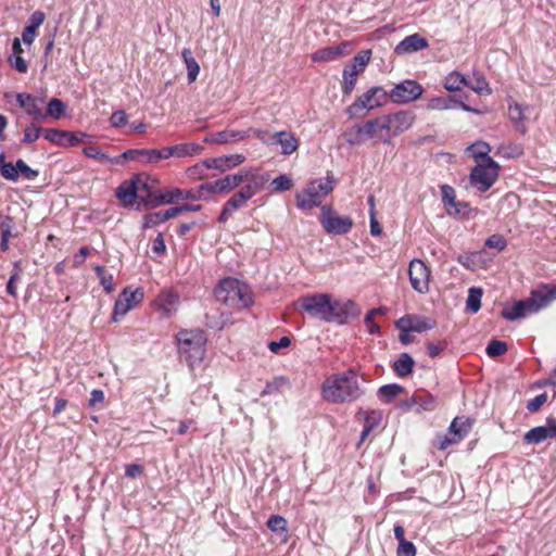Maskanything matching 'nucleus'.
<instances>
[{"instance_id": "774afa93", "label": "nucleus", "mask_w": 556, "mask_h": 556, "mask_svg": "<svg viewBox=\"0 0 556 556\" xmlns=\"http://www.w3.org/2000/svg\"><path fill=\"white\" fill-rule=\"evenodd\" d=\"M547 401L546 394H539L534 399L530 400L527 404V408L530 412H538L543 404H545Z\"/></svg>"}, {"instance_id": "f704fd0d", "label": "nucleus", "mask_w": 556, "mask_h": 556, "mask_svg": "<svg viewBox=\"0 0 556 556\" xmlns=\"http://www.w3.org/2000/svg\"><path fill=\"white\" fill-rule=\"evenodd\" d=\"M466 86L480 96H486L492 92L489 83L481 75H475L472 78L467 79Z\"/></svg>"}, {"instance_id": "20e7f679", "label": "nucleus", "mask_w": 556, "mask_h": 556, "mask_svg": "<svg viewBox=\"0 0 556 556\" xmlns=\"http://www.w3.org/2000/svg\"><path fill=\"white\" fill-rule=\"evenodd\" d=\"M556 300V288L546 292L540 290L531 291L529 298L516 302L510 308L502 311V316L506 320H517L540 312Z\"/></svg>"}, {"instance_id": "a211bd4d", "label": "nucleus", "mask_w": 556, "mask_h": 556, "mask_svg": "<svg viewBox=\"0 0 556 556\" xmlns=\"http://www.w3.org/2000/svg\"><path fill=\"white\" fill-rule=\"evenodd\" d=\"M523 439L528 444H539L546 439H556V419L549 418L546 425L532 428L526 432Z\"/></svg>"}, {"instance_id": "dca6fc26", "label": "nucleus", "mask_w": 556, "mask_h": 556, "mask_svg": "<svg viewBox=\"0 0 556 556\" xmlns=\"http://www.w3.org/2000/svg\"><path fill=\"white\" fill-rule=\"evenodd\" d=\"M424 88L416 80L406 79L390 91V99L395 103H408L421 97Z\"/></svg>"}, {"instance_id": "bb28decb", "label": "nucleus", "mask_w": 556, "mask_h": 556, "mask_svg": "<svg viewBox=\"0 0 556 556\" xmlns=\"http://www.w3.org/2000/svg\"><path fill=\"white\" fill-rule=\"evenodd\" d=\"M157 307L168 316L177 309L179 303V296L177 293L165 290L162 291L155 300Z\"/></svg>"}, {"instance_id": "052dcab7", "label": "nucleus", "mask_w": 556, "mask_h": 556, "mask_svg": "<svg viewBox=\"0 0 556 556\" xmlns=\"http://www.w3.org/2000/svg\"><path fill=\"white\" fill-rule=\"evenodd\" d=\"M8 62L15 71L21 74H24L28 71V63L23 58V55H11Z\"/></svg>"}, {"instance_id": "423d86ee", "label": "nucleus", "mask_w": 556, "mask_h": 556, "mask_svg": "<svg viewBox=\"0 0 556 556\" xmlns=\"http://www.w3.org/2000/svg\"><path fill=\"white\" fill-rule=\"evenodd\" d=\"M116 197L126 207L135 204L137 210L151 207L152 192L148 182L140 178L121 184L116 190Z\"/></svg>"}, {"instance_id": "412c9836", "label": "nucleus", "mask_w": 556, "mask_h": 556, "mask_svg": "<svg viewBox=\"0 0 556 556\" xmlns=\"http://www.w3.org/2000/svg\"><path fill=\"white\" fill-rule=\"evenodd\" d=\"M16 102L25 110V112L37 118H46L42 111L43 99L31 96L30 93L21 92L16 94Z\"/></svg>"}, {"instance_id": "338daca9", "label": "nucleus", "mask_w": 556, "mask_h": 556, "mask_svg": "<svg viewBox=\"0 0 556 556\" xmlns=\"http://www.w3.org/2000/svg\"><path fill=\"white\" fill-rule=\"evenodd\" d=\"M460 440H458L456 437H454L452 434V437H447V435H438L437 439H435V446L439 448V450H445L450 445H453V444H456L457 442H459Z\"/></svg>"}, {"instance_id": "ea45409f", "label": "nucleus", "mask_w": 556, "mask_h": 556, "mask_svg": "<svg viewBox=\"0 0 556 556\" xmlns=\"http://www.w3.org/2000/svg\"><path fill=\"white\" fill-rule=\"evenodd\" d=\"M404 390L405 389L402 386L396 384V383L386 384V386H382L379 389L378 395L380 396L381 400H383L384 402L389 403L394 397H396L397 395L403 393Z\"/></svg>"}, {"instance_id": "f257e3e1", "label": "nucleus", "mask_w": 556, "mask_h": 556, "mask_svg": "<svg viewBox=\"0 0 556 556\" xmlns=\"http://www.w3.org/2000/svg\"><path fill=\"white\" fill-rule=\"evenodd\" d=\"M298 303L308 316L326 323L344 324L351 317H358L361 308L352 300H332L328 293L302 296Z\"/></svg>"}, {"instance_id": "0e129e2a", "label": "nucleus", "mask_w": 556, "mask_h": 556, "mask_svg": "<svg viewBox=\"0 0 556 556\" xmlns=\"http://www.w3.org/2000/svg\"><path fill=\"white\" fill-rule=\"evenodd\" d=\"M218 191L214 188V182L202 184L197 188V194L201 195L200 200H207L212 194H216Z\"/></svg>"}, {"instance_id": "f8f14e48", "label": "nucleus", "mask_w": 556, "mask_h": 556, "mask_svg": "<svg viewBox=\"0 0 556 556\" xmlns=\"http://www.w3.org/2000/svg\"><path fill=\"white\" fill-rule=\"evenodd\" d=\"M388 99V93L382 87H372L362 96L349 108L351 114L361 110L369 112L374 109L382 106Z\"/></svg>"}, {"instance_id": "4468645a", "label": "nucleus", "mask_w": 556, "mask_h": 556, "mask_svg": "<svg viewBox=\"0 0 556 556\" xmlns=\"http://www.w3.org/2000/svg\"><path fill=\"white\" fill-rule=\"evenodd\" d=\"M268 179V175H260L257 173L252 175V177L247 180L248 184L228 200L229 205L239 210L247 201H249L263 188Z\"/></svg>"}, {"instance_id": "cd10ccee", "label": "nucleus", "mask_w": 556, "mask_h": 556, "mask_svg": "<svg viewBox=\"0 0 556 556\" xmlns=\"http://www.w3.org/2000/svg\"><path fill=\"white\" fill-rule=\"evenodd\" d=\"M274 138L275 142L281 147V153L283 155H290L299 148L298 139L290 131H277Z\"/></svg>"}, {"instance_id": "0eeeda50", "label": "nucleus", "mask_w": 556, "mask_h": 556, "mask_svg": "<svg viewBox=\"0 0 556 556\" xmlns=\"http://www.w3.org/2000/svg\"><path fill=\"white\" fill-rule=\"evenodd\" d=\"M334 180L331 177L311 181L306 188L296 194V204L301 210L319 206L325 198L333 190Z\"/></svg>"}, {"instance_id": "13d9d810", "label": "nucleus", "mask_w": 556, "mask_h": 556, "mask_svg": "<svg viewBox=\"0 0 556 556\" xmlns=\"http://www.w3.org/2000/svg\"><path fill=\"white\" fill-rule=\"evenodd\" d=\"M334 59V52L331 47L320 49L312 54V61L314 62H330Z\"/></svg>"}, {"instance_id": "1a4fd4ad", "label": "nucleus", "mask_w": 556, "mask_h": 556, "mask_svg": "<svg viewBox=\"0 0 556 556\" xmlns=\"http://www.w3.org/2000/svg\"><path fill=\"white\" fill-rule=\"evenodd\" d=\"M371 58V50L359 51L346 65L342 73V90L344 94H350L355 88L357 77L362 74L366 66L369 64Z\"/></svg>"}, {"instance_id": "49530a36", "label": "nucleus", "mask_w": 556, "mask_h": 556, "mask_svg": "<svg viewBox=\"0 0 556 556\" xmlns=\"http://www.w3.org/2000/svg\"><path fill=\"white\" fill-rule=\"evenodd\" d=\"M83 153L98 161H106L110 163H118V159H111L108 154L103 153L97 146H89L83 149Z\"/></svg>"}, {"instance_id": "f3484780", "label": "nucleus", "mask_w": 556, "mask_h": 556, "mask_svg": "<svg viewBox=\"0 0 556 556\" xmlns=\"http://www.w3.org/2000/svg\"><path fill=\"white\" fill-rule=\"evenodd\" d=\"M435 325L434 319L419 315H406L396 323L401 332H424L433 329Z\"/></svg>"}, {"instance_id": "2eb2a0df", "label": "nucleus", "mask_w": 556, "mask_h": 556, "mask_svg": "<svg viewBox=\"0 0 556 556\" xmlns=\"http://www.w3.org/2000/svg\"><path fill=\"white\" fill-rule=\"evenodd\" d=\"M143 300V292L140 289L131 290L125 288L118 295L115 304L112 319L118 321L124 317L130 309L139 305Z\"/></svg>"}, {"instance_id": "3c124183", "label": "nucleus", "mask_w": 556, "mask_h": 556, "mask_svg": "<svg viewBox=\"0 0 556 556\" xmlns=\"http://www.w3.org/2000/svg\"><path fill=\"white\" fill-rule=\"evenodd\" d=\"M267 527L273 532H287V520L282 516H271L267 521Z\"/></svg>"}, {"instance_id": "c03bdc74", "label": "nucleus", "mask_w": 556, "mask_h": 556, "mask_svg": "<svg viewBox=\"0 0 556 556\" xmlns=\"http://www.w3.org/2000/svg\"><path fill=\"white\" fill-rule=\"evenodd\" d=\"M65 112V104L56 98L51 99L47 104V112L45 113L46 117L51 116L54 119L61 118V116Z\"/></svg>"}, {"instance_id": "7ed1b4c3", "label": "nucleus", "mask_w": 556, "mask_h": 556, "mask_svg": "<svg viewBox=\"0 0 556 556\" xmlns=\"http://www.w3.org/2000/svg\"><path fill=\"white\" fill-rule=\"evenodd\" d=\"M214 295L219 303L233 309L248 308L254 303L251 288L236 278L223 279L215 288Z\"/></svg>"}, {"instance_id": "a19ab883", "label": "nucleus", "mask_w": 556, "mask_h": 556, "mask_svg": "<svg viewBox=\"0 0 556 556\" xmlns=\"http://www.w3.org/2000/svg\"><path fill=\"white\" fill-rule=\"evenodd\" d=\"M42 137L56 146L65 147L66 131L54 128H47L42 131Z\"/></svg>"}, {"instance_id": "9b49d317", "label": "nucleus", "mask_w": 556, "mask_h": 556, "mask_svg": "<svg viewBox=\"0 0 556 556\" xmlns=\"http://www.w3.org/2000/svg\"><path fill=\"white\" fill-rule=\"evenodd\" d=\"M408 276L410 286L416 292L426 294L430 291L431 269L424 261L412 260L408 266Z\"/></svg>"}, {"instance_id": "b1692460", "label": "nucleus", "mask_w": 556, "mask_h": 556, "mask_svg": "<svg viewBox=\"0 0 556 556\" xmlns=\"http://www.w3.org/2000/svg\"><path fill=\"white\" fill-rule=\"evenodd\" d=\"M249 135L243 130L236 129H226L223 131H218L215 134H211L204 138V142L206 143H217V144H226V143H235L248 138Z\"/></svg>"}, {"instance_id": "a878e982", "label": "nucleus", "mask_w": 556, "mask_h": 556, "mask_svg": "<svg viewBox=\"0 0 556 556\" xmlns=\"http://www.w3.org/2000/svg\"><path fill=\"white\" fill-rule=\"evenodd\" d=\"M179 200H182V189H164L161 190L157 194L152 193L151 207H156L161 204H174Z\"/></svg>"}, {"instance_id": "09e8293b", "label": "nucleus", "mask_w": 556, "mask_h": 556, "mask_svg": "<svg viewBox=\"0 0 556 556\" xmlns=\"http://www.w3.org/2000/svg\"><path fill=\"white\" fill-rule=\"evenodd\" d=\"M289 386V380L285 377L275 378L273 381L266 383L264 390L262 391V395H268L276 392H279L283 387Z\"/></svg>"}, {"instance_id": "4c0bfd02", "label": "nucleus", "mask_w": 556, "mask_h": 556, "mask_svg": "<svg viewBox=\"0 0 556 556\" xmlns=\"http://www.w3.org/2000/svg\"><path fill=\"white\" fill-rule=\"evenodd\" d=\"M467 150L471 153L475 159H481V162H486L489 153L491 152V147L489 143L484 141H477L469 146Z\"/></svg>"}, {"instance_id": "c9c22d12", "label": "nucleus", "mask_w": 556, "mask_h": 556, "mask_svg": "<svg viewBox=\"0 0 556 556\" xmlns=\"http://www.w3.org/2000/svg\"><path fill=\"white\" fill-rule=\"evenodd\" d=\"M467 84V78L457 72L450 73L444 79V88L447 91H459Z\"/></svg>"}, {"instance_id": "6ab92c4d", "label": "nucleus", "mask_w": 556, "mask_h": 556, "mask_svg": "<svg viewBox=\"0 0 556 556\" xmlns=\"http://www.w3.org/2000/svg\"><path fill=\"white\" fill-rule=\"evenodd\" d=\"M256 173L252 169H243L237 174L227 175L222 179L214 181V188L218 193L229 192L241 185L243 181L249 180L252 175Z\"/></svg>"}, {"instance_id": "603ef678", "label": "nucleus", "mask_w": 556, "mask_h": 556, "mask_svg": "<svg viewBox=\"0 0 556 556\" xmlns=\"http://www.w3.org/2000/svg\"><path fill=\"white\" fill-rule=\"evenodd\" d=\"M0 173L7 180L14 182L17 181L20 178L17 170V162L15 164L3 163V165H1L0 167Z\"/></svg>"}, {"instance_id": "c85d7f7f", "label": "nucleus", "mask_w": 556, "mask_h": 556, "mask_svg": "<svg viewBox=\"0 0 556 556\" xmlns=\"http://www.w3.org/2000/svg\"><path fill=\"white\" fill-rule=\"evenodd\" d=\"M203 148L198 143H179L168 147L169 157H189L201 154Z\"/></svg>"}, {"instance_id": "c756f323", "label": "nucleus", "mask_w": 556, "mask_h": 556, "mask_svg": "<svg viewBox=\"0 0 556 556\" xmlns=\"http://www.w3.org/2000/svg\"><path fill=\"white\" fill-rule=\"evenodd\" d=\"M414 366V358L408 353H401L399 358L394 361L392 368L396 376L403 378L413 372Z\"/></svg>"}, {"instance_id": "473e14b6", "label": "nucleus", "mask_w": 556, "mask_h": 556, "mask_svg": "<svg viewBox=\"0 0 556 556\" xmlns=\"http://www.w3.org/2000/svg\"><path fill=\"white\" fill-rule=\"evenodd\" d=\"M471 422L468 418L455 417L450 426V433L462 440L470 430Z\"/></svg>"}, {"instance_id": "6e6552de", "label": "nucleus", "mask_w": 556, "mask_h": 556, "mask_svg": "<svg viewBox=\"0 0 556 556\" xmlns=\"http://www.w3.org/2000/svg\"><path fill=\"white\" fill-rule=\"evenodd\" d=\"M498 174L500 165L493 159H488L486 162H479L471 169L469 180L480 192H485L495 184Z\"/></svg>"}, {"instance_id": "2f4dec72", "label": "nucleus", "mask_w": 556, "mask_h": 556, "mask_svg": "<svg viewBox=\"0 0 556 556\" xmlns=\"http://www.w3.org/2000/svg\"><path fill=\"white\" fill-rule=\"evenodd\" d=\"M529 106L521 105L518 103L510 104L508 108V116L513 123L517 125L522 131H525V127L522 122L527 118V113L529 112Z\"/></svg>"}, {"instance_id": "69168bd1", "label": "nucleus", "mask_w": 556, "mask_h": 556, "mask_svg": "<svg viewBox=\"0 0 556 556\" xmlns=\"http://www.w3.org/2000/svg\"><path fill=\"white\" fill-rule=\"evenodd\" d=\"M397 556H416V547L409 541H404L399 543V547L396 551Z\"/></svg>"}, {"instance_id": "4d7b16f0", "label": "nucleus", "mask_w": 556, "mask_h": 556, "mask_svg": "<svg viewBox=\"0 0 556 556\" xmlns=\"http://www.w3.org/2000/svg\"><path fill=\"white\" fill-rule=\"evenodd\" d=\"M275 191L282 192L290 190L293 186L292 179L287 175H280L273 180Z\"/></svg>"}, {"instance_id": "4be33fe9", "label": "nucleus", "mask_w": 556, "mask_h": 556, "mask_svg": "<svg viewBox=\"0 0 556 556\" xmlns=\"http://www.w3.org/2000/svg\"><path fill=\"white\" fill-rule=\"evenodd\" d=\"M245 161V156L243 154H230L223 155L218 157H211L205 160V165L207 168L217 169L219 172H226L231 168H235L242 164Z\"/></svg>"}, {"instance_id": "5701e85b", "label": "nucleus", "mask_w": 556, "mask_h": 556, "mask_svg": "<svg viewBox=\"0 0 556 556\" xmlns=\"http://www.w3.org/2000/svg\"><path fill=\"white\" fill-rule=\"evenodd\" d=\"M429 43L426 38L421 37L418 34H413L405 37L402 41H400L394 51L399 55L408 54L413 52H417L428 48Z\"/></svg>"}, {"instance_id": "de8ad7c7", "label": "nucleus", "mask_w": 556, "mask_h": 556, "mask_svg": "<svg viewBox=\"0 0 556 556\" xmlns=\"http://www.w3.org/2000/svg\"><path fill=\"white\" fill-rule=\"evenodd\" d=\"M42 131L43 128H41L35 123H31L30 125L25 127L22 141L24 143H33L36 140H38L40 136H42Z\"/></svg>"}, {"instance_id": "6e6d98bb", "label": "nucleus", "mask_w": 556, "mask_h": 556, "mask_svg": "<svg viewBox=\"0 0 556 556\" xmlns=\"http://www.w3.org/2000/svg\"><path fill=\"white\" fill-rule=\"evenodd\" d=\"M18 176L21 175L27 180H34L38 177L39 172L29 167L23 160H17Z\"/></svg>"}, {"instance_id": "72a5a7b5", "label": "nucleus", "mask_w": 556, "mask_h": 556, "mask_svg": "<svg viewBox=\"0 0 556 556\" xmlns=\"http://www.w3.org/2000/svg\"><path fill=\"white\" fill-rule=\"evenodd\" d=\"M454 98L452 97H433L426 104L428 111H447L454 109Z\"/></svg>"}, {"instance_id": "8fccbe9b", "label": "nucleus", "mask_w": 556, "mask_h": 556, "mask_svg": "<svg viewBox=\"0 0 556 556\" xmlns=\"http://www.w3.org/2000/svg\"><path fill=\"white\" fill-rule=\"evenodd\" d=\"M206 169H208L205 165V160L194 164L186 170V174L189 178L193 180L204 179L206 177Z\"/></svg>"}, {"instance_id": "f03ea898", "label": "nucleus", "mask_w": 556, "mask_h": 556, "mask_svg": "<svg viewBox=\"0 0 556 556\" xmlns=\"http://www.w3.org/2000/svg\"><path fill=\"white\" fill-rule=\"evenodd\" d=\"M362 394L357 375L353 370L332 376L323 384V395L331 403L354 401Z\"/></svg>"}, {"instance_id": "7c9ffc66", "label": "nucleus", "mask_w": 556, "mask_h": 556, "mask_svg": "<svg viewBox=\"0 0 556 556\" xmlns=\"http://www.w3.org/2000/svg\"><path fill=\"white\" fill-rule=\"evenodd\" d=\"M181 56H182L185 65H186L188 81L189 83L195 81L198 78V75L200 73V65L197 62V60L193 58L191 49L185 48L181 51Z\"/></svg>"}, {"instance_id": "5fc2aeb1", "label": "nucleus", "mask_w": 556, "mask_h": 556, "mask_svg": "<svg viewBox=\"0 0 556 556\" xmlns=\"http://www.w3.org/2000/svg\"><path fill=\"white\" fill-rule=\"evenodd\" d=\"M14 223L10 216H3L0 218V233L1 239L10 241L12 237V229Z\"/></svg>"}, {"instance_id": "79ce46f5", "label": "nucleus", "mask_w": 556, "mask_h": 556, "mask_svg": "<svg viewBox=\"0 0 556 556\" xmlns=\"http://www.w3.org/2000/svg\"><path fill=\"white\" fill-rule=\"evenodd\" d=\"M482 290L479 288H470L466 307L471 313H477L481 307Z\"/></svg>"}, {"instance_id": "e2e57ef3", "label": "nucleus", "mask_w": 556, "mask_h": 556, "mask_svg": "<svg viewBox=\"0 0 556 556\" xmlns=\"http://www.w3.org/2000/svg\"><path fill=\"white\" fill-rule=\"evenodd\" d=\"M128 117L125 111L118 110L114 112L110 117V123L113 127H123L127 124Z\"/></svg>"}, {"instance_id": "393cba45", "label": "nucleus", "mask_w": 556, "mask_h": 556, "mask_svg": "<svg viewBox=\"0 0 556 556\" xmlns=\"http://www.w3.org/2000/svg\"><path fill=\"white\" fill-rule=\"evenodd\" d=\"M407 407L417 406L418 412H430L437 407V399L425 392L415 393L405 402Z\"/></svg>"}, {"instance_id": "e433bc0d", "label": "nucleus", "mask_w": 556, "mask_h": 556, "mask_svg": "<svg viewBox=\"0 0 556 556\" xmlns=\"http://www.w3.org/2000/svg\"><path fill=\"white\" fill-rule=\"evenodd\" d=\"M169 159L168 147L156 149H143L142 162L143 163H157L161 160Z\"/></svg>"}, {"instance_id": "680f3d73", "label": "nucleus", "mask_w": 556, "mask_h": 556, "mask_svg": "<svg viewBox=\"0 0 556 556\" xmlns=\"http://www.w3.org/2000/svg\"><path fill=\"white\" fill-rule=\"evenodd\" d=\"M485 245L491 249L503 251L506 248L507 242L502 235H492L486 239Z\"/></svg>"}, {"instance_id": "ddd939ff", "label": "nucleus", "mask_w": 556, "mask_h": 556, "mask_svg": "<svg viewBox=\"0 0 556 556\" xmlns=\"http://www.w3.org/2000/svg\"><path fill=\"white\" fill-rule=\"evenodd\" d=\"M320 223L325 230L332 235L348 233L353 226V220L351 217L337 215L328 206H324L321 208Z\"/></svg>"}, {"instance_id": "864d4df0", "label": "nucleus", "mask_w": 556, "mask_h": 556, "mask_svg": "<svg viewBox=\"0 0 556 556\" xmlns=\"http://www.w3.org/2000/svg\"><path fill=\"white\" fill-rule=\"evenodd\" d=\"M507 351V344L503 341L492 340L486 346V354L490 357L501 356Z\"/></svg>"}, {"instance_id": "a18cd8bd", "label": "nucleus", "mask_w": 556, "mask_h": 556, "mask_svg": "<svg viewBox=\"0 0 556 556\" xmlns=\"http://www.w3.org/2000/svg\"><path fill=\"white\" fill-rule=\"evenodd\" d=\"M441 193L446 213L454 212L452 207L455 206L456 202L455 190L451 186L444 185L441 187Z\"/></svg>"}, {"instance_id": "39448f33", "label": "nucleus", "mask_w": 556, "mask_h": 556, "mask_svg": "<svg viewBox=\"0 0 556 556\" xmlns=\"http://www.w3.org/2000/svg\"><path fill=\"white\" fill-rule=\"evenodd\" d=\"M206 341V334L201 329H185L177 333L178 352L189 367L203 361Z\"/></svg>"}, {"instance_id": "9d476101", "label": "nucleus", "mask_w": 556, "mask_h": 556, "mask_svg": "<svg viewBox=\"0 0 556 556\" xmlns=\"http://www.w3.org/2000/svg\"><path fill=\"white\" fill-rule=\"evenodd\" d=\"M382 119L386 126V138H383V142L389 143L391 137H396L409 129L413 126L416 116L410 111H399L392 114L382 115Z\"/></svg>"}, {"instance_id": "58836bf2", "label": "nucleus", "mask_w": 556, "mask_h": 556, "mask_svg": "<svg viewBox=\"0 0 556 556\" xmlns=\"http://www.w3.org/2000/svg\"><path fill=\"white\" fill-rule=\"evenodd\" d=\"M94 271L100 280V283L101 286L103 287V289L108 292V293H111L115 290V285H114V279H113V275L110 274L105 267L103 266H96L94 267Z\"/></svg>"}, {"instance_id": "bf43d9fd", "label": "nucleus", "mask_w": 556, "mask_h": 556, "mask_svg": "<svg viewBox=\"0 0 556 556\" xmlns=\"http://www.w3.org/2000/svg\"><path fill=\"white\" fill-rule=\"evenodd\" d=\"M162 223H164V220H163V216H162L161 212L150 213V214L144 215L142 228L150 229V228H153Z\"/></svg>"}, {"instance_id": "aec40b11", "label": "nucleus", "mask_w": 556, "mask_h": 556, "mask_svg": "<svg viewBox=\"0 0 556 556\" xmlns=\"http://www.w3.org/2000/svg\"><path fill=\"white\" fill-rule=\"evenodd\" d=\"M357 135L361 140L379 139L383 141L386 138V126L382 116L369 119L364 125L357 126Z\"/></svg>"}, {"instance_id": "37998d69", "label": "nucleus", "mask_w": 556, "mask_h": 556, "mask_svg": "<svg viewBox=\"0 0 556 556\" xmlns=\"http://www.w3.org/2000/svg\"><path fill=\"white\" fill-rule=\"evenodd\" d=\"M523 149L517 143H504L498 147L497 154L506 159H515L522 155Z\"/></svg>"}]
</instances>
